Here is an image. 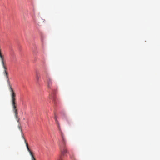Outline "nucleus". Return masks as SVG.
<instances>
[{"instance_id": "3", "label": "nucleus", "mask_w": 160, "mask_h": 160, "mask_svg": "<svg viewBox=\"0 0 160 160\" xmlns=\"http://www.w3.org/2000/svg\"><path fill=\"white\" fill-rule=\"evenodd\" d=\"M11 102L13 110L15 114V118L16 119L17 122H19V124H20L19 122L20 119L19 118L18 116V110L17 109V106L16 105V101H11Z\"/></svg>"}, {"instance_id": "8", "label": "nucleus", "mask_w": 160, "mask_h": 160, "mask_svg": "<svg viewBox=\"0 0 160 160\" xmlns=\"http://www.w3.org/2000/svg\"><path fill=\"white\" fill-rule=\"evenodd\" d=\"M58 160H63L62 157L61 156Z\"/></svg>"}, {"instance_id": "2", "label": "nucleus", "mask_w": 160, "mask_h": 160, "mask_svg": "<svg viewBox=\"0 0 160 160\" xmlns=\"http://www.w3.org/2000/svg\"><path fill=\"white\" fill-rule=\"evenodd\" d=\"M7 80V82L8 86L9 87V89L11 92V101H16V94L14 92V91L12 87V86L10 84V81H9V77L8 78H6Z\"/></svg>"}, {"instance_id": "1", "label": "nucleus", "mask_w": 160, "mask_h": 160, "mask_svg": "<svg viewBox=\"0 0 160 160\" xmlns=\"http://www.w3.org/2000/svg\"><path fill=\"white\" fill-rule=\"evenodd\" d=\"M61 135L62 139V144L60 146V150L62 154L64 155L65 153H68V152L66 147V139L63 133L61 131Z\"/></svg>"}, {"instance_id": "6", "label": "nucleus", "mask_w": 160, "mask_h": 160, "mask_svg": "<svg viewBox=\"0 0 160 160\" xmlns=\"http://www.w3.org/2000/svg\"><path fill=\"white\" fill-rule=\"evenodd\" d=\"M2 65L4 69V71L3 73L6 77V78H8V72L6 71L7 68L5 66V63H3V64H2Z\"/></svg>"}, {"instance_id": "11", "label": "nucleus", "mask_w": 160, "mask_h": 160, "mask_svg": "<svg viewBox=\"0 0 160 160\" xmlns=\"http://www.w3.org/2000/svg\"><path fill=\"white\" fill-rule=\"evenodd\" d=\"M66 120L68 122V120H67V119L66 118Z\"/></svg>"}, {"instance_id": "9", "label": "nucleus", "mask_w": 160, "mask_h": 160, "mask_svg": "<svg viewBox=\"0 0 160 160\" xmlns=\"http://www.w3.org/2000/svg\"><path fill=\"white\" fill-rule=\"evenodd\" d=\"M18 128H19V129L20 130H21V132H22V130L21 129V127L19 125V126H18Z\"/></svg>"}, {"instance_id": "4", "label": "nucleus", "mask_w": 160, "mask_h": 160, "mask_svg": "<svg viewBox=\"0 0 160 160\" xmlns=\"http://www.w3.org/2000/svg\"><path fill=\"white\" fill-rule=\"evenodd\" d=\"M22 138H23V139L24 140L26 144V146L27 147V150H28V151L29 152V153L31 157V160H36L34 157V155H33L32 152L30 150L29 148L28 143L27 142L26 140L24 137L23 135Z\"/></svg>"}, {"instance_id": "7", "label": "nucleus", "mask_w": 160, "mask_h": 160, "mask_svg": "<svg viewBox=\"0 0 160 160\" xmlns=\"http://www.w3.org/2000/svg\"><path fill=\"white\" fill-rule=\"evenodd\" d=\"M55 121H56V123H57V124L58 125V127H59V129L60 130V131H61V129L60 128V126H59V123L58 122V120L56 118V117H55Z\"/></svg>"}, {"instance_id": "10", "label": "nucleus", "mask_w": 160, "mask_h": 160, "mask_svg": "<svg viewBox=\"0 0 160 160\" xmlns=\"http://www.w3.org/2000/svg\"><path fill=\"white\" fill-rule=\"evenodd\" d=\"M37 80H38L39 79V77L38 76V75L37 76Z\"/></svg>"}, {"instance_id": "5", "label": "nucleus", "mask_w": 160, "mask_h": 160, "mask_svg": "<svg viewBox=\"0 0 160 160\" xmlns=\"http://www.w3.org/2000/svg\"><path fill=\"white\" fill-rule=\"evenodd\" d=\"M47 84L48 88L49 89H51L52 87V80L49 78L47 79Z\"/></svg>"}]
</instances>
